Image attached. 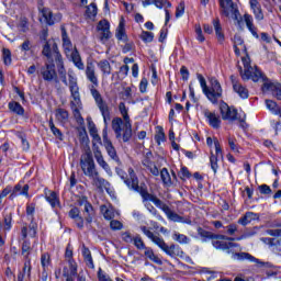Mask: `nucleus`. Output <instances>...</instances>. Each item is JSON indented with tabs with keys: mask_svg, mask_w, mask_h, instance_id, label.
<instances>
[{
	"mask_svg": "<svg viewBox=\"0 0 281 281\" xmlns=\"http://www.w3.org/2000/svg\"><path fill=\"white\" fill-rule=\"evenodd\" d=\"M115 37L122 43H128V35L126 34V22L124 16L121 18L119 26L115 30Z\"/></svg>",
	"mask_w": 281,
	"mask_h": 281,
	"instance_id": "16",
	"label": "nucleus"
},
{
	"mask_svg": "<svg viewBox=\"0 0 281 281\" xmlns=\"http://www.w3.org/2000/svg\"><path fill=\"white\" fill-rule=\"evenodd\" d=\"M97 106L100 110L104 122H106V120H111V111L109 110V105L105 103L104 100L97 103Z\"/></svg>",
	"mask_w": 281,
	"mask_h": 281,
	"instance_id": "38",
	"label": "nucleus"
},
{
	"mask_svg": "<svg viewBox=\"0 0 281 281\" xmlns=\"http://www.w3.org/2000/svg\"><path fill=\"white\" fill-rule=\"evenodd\" d=\"M195 38L200 43H205V36L203 35V30L201 29V25H195Z\"/></svg>",
	"mask_w": 281,
	"mask_h": 281,
	"instance_id": "62",
	"label": "nucleus"
},
{
	"mask_svg": "<svg viewBox=\"0 0 281 281\" xmlns=\"http://www.w3.org/2000/svg\"><path fill=\"white\" fill-rule=\"evenodd\" d=\"M103 146L109 155L115 161L116 164L122 165V161L120 160V156H117V150L115 149V146H113V143L111 139H109V136L106 133L103 134Z\"/></svg>",
	"mask_w": 281,
	"mask_h": 281,
	"instance_id": "14",
	"label": "nucleus"
},
{
	"mask_svg": "<svg viewBox=\"0 0 281 281\" xmlns=\"http://www.w3.org/2000/svg\"><path fill=\"white\" fill-rule=\"evenodd\" d=\"M122 124H124V121L120 117H115L112 121V128L116 135V139H122Z\"/></svg>",
	"mask_w": 281,
	"mask_h": 281,
	"instance_id": "35",
	"label": "nucleus"
},
{
	"mask_svg": "<svg viewBox=\"0 0 281 281\" xmlns=\"http://www.w3.org/2000/svg\"><path fill=\"white\" fill-rule=\"evenodd\" d=\"M100 212L105 221H113V218H115V209L112 206H106V204H103L100 206Z\"/></svg>",
	"mask_w": 281,
	"mask_h": 281,
	"instance_id": "31",
	"label": "nucleus"
},
{
	"mask_svg": "<svg viewBox=\"0 0 281 281\" xmlns=\"http://www.w3.org/2000/svg\"><path fill=\"white\" fill-rule=\"evenodd\" d=\"M41 12L47 25H54V13H52V10H49L48 8H43Z\"/></svg>",
	"mask_w": 281,
	"mask_h": 281,
	"instance_id": "45",
	"label": "nucleus"
},
{
	"mask_svg": "<svg viewBox=\"0 0 281 281\" xmlns=\"http://www.w3.org/2000/svg\"><path fill=\"white\" fill-rule=\"evenodd\" d=\"M2 59L5 66L12 65V52L9 48L2 49Z\"/></svg>",
	"mask_w": 281,
	"mask_h": 281,
	"instance_id": "52",
	"label": "nucleus"
},
{
	"mask_svg": "<svg viewBox=\"0 0 281 281\" xmlns=\"http://www.w3.org/2000/svg\"><path fill=\"white\" fill-rule=\"evenodd\" d=\"M140 232H143V234H145V236H147V238H149V240H151L154 245H157V247H159L161 251H164L165 247L168 245L166 244V240H164V237H161V235H156L146 226H140Z\"/></svg>",
	"mask_w": 281,
	"mask_h": 281,
	"instance_id": "12",
	"label": "nucleus"
},
{
	"mask_svg": "<svg viewBox=\"0 0 281 281\" xmlns=\"http://www.w3.org/2000/svg\"><path fill=\"white\" fill-rule=\"evenodd\" d=\"M198 234L202 238L203 243H206L207 240H213L214 233L205 231L203 229V227H198Z\"/></svg>",
	"mask_w": 281,
	"mask_h": 281,
	"instance_id": "48",
	"label": "nucleus"
},
{
	"mask_svg": "<svg viewBox=\"0 0 281 281\" xmlns=\"http://www.w3.org/2000/svg\"><path fill=\"white\" fill-rule=\"evenodd\" d=\"M220 2V8H222V14L224 16H229V10L227 9V5L231 8L232 12L236 16H238V9L234 5V0H218ZM226 3V4H225Z\"/></svg>",
	"mask_w": 281,
	"mask_h": 281,
	"instance_id": "19",
	"label": "nucleus"
},
{
	"mask_svg": "<svg viewBox=\"0 0 281 281\" xmlns=\"http://www.w3.org/2000/svg\"><path fill=\"white\" fill-rule=\"evenodd\" d=\"M144 250H145L146 258L151 260V262H155V265H164V262L159 259V257L155 255V251L153 250V248L145 247Z\"/></svg>",
	"mask_w": 281,
	"mask_h": 281,
	"instance_id": "42",
	"label": "nucleus"
},
{
	"mask_svg": "<svg viewBox=\"0 0 281 281\" xmlns=\"http://www.w3.org/2000/svg\"><path fill=\"white\" fill-rule=\"evenodd\" d=\"M160 178L165 186H172V178L170 177V172H168L167 168H162L160 171Z\"/></svg>",
	"mask_w": 281,
	"mask_h": 281,
	"instance_id": "47",
	"label": "nucleus"
},
{
	"mask_svg": "<svg viewBox=\"0 0 281 281\" xmlns=\"http://www.w3.org/2000/svg\"><path fill=\"white\" fill-rule=\"evenodd\" d=\"M30 251H32V244L30 240L25 239L22 244V256L30 258Z\"/></svg>",
	"mask_w": 281,
	"mask_h": 281,
	"instance_id": "55",
	"label": "nucleus"
},
{
	"mask_svg": "<svg viewBox=\"0 0 281 281\" xmlns=\"http://www.w3.org/2000/svg\"><path fill=\"white\" fill-rule=\"evenodd\" d=\"M42 55L45 56L47 63H55L56 65L64 63L63 55L58 49V44H56L54 40H48L45 42L43 45Z\"/></svg>",
	"mask_w": 281,
	"mask_h": 281,
	"instance_id": "4",
	"label": "nucleus"
},
{
	"mask_svg": "<svg viewBox=\"0 0 281 281\" xmlns=\"http://www.w3.org/2000/svg\"><path fill=\"white\" fill-rule=\"evenodd\" d=\"M204 117L209 120L210 126L213 128H221V117L216 116V113L210 112V110H205Z\"/></svg>",
	"mask_w": 281,
	"mask_h": 281,
	"instance_id": "25",
	"label": "nucleus"
},
{
	"mask_svg": "<svg viewBox=\"0 0 281 281\" xmlns=\"http://www.w3.org/2000/svg\"><path fill=\"white\" fill-rule=\"evenodd\" d=\"M78 133H79V142L81 144V146H83V148L86 149V153L91 151V149L89 148V135L87 134V128L82 125L81 127L78 128Z\"/></svg>",
	"mask_w": 281,
	"mask_h": 281,
	"instance_id": "23",
	"label": "nucleus"
},
{
	"mask_svg": "<svg viewBox=\"0 0 281 281\" xmlns=\"http://www.w3.org/2000/svg\"><path fill=\"white\" fill-rule=\"evenodd\" d=\"M98 32H100V41L101 43H106L109 38H111V23H109L108 20H101L99 21L97 25Z\"/></svg>",
	"mask_w": 281,
	"mask_h": 281,
	"instance_id": "13",
	"label": "nucleus"
},
{
	"mask_svg": "<svg viewBox=\"0 0 281 281\" xmlns=\"http://www.w3.org/2000/svg\"><path fill=\"white\" fill-rule=\"evenodd\" d=\"M196 77H198V80L200 82V86L202 88V91H203L204 95L207 97V92L210 91V87H207V81H205V77H203V75H201V74H198Z\"/></svg>",
	"mask_w": 281,
	"mask_h": 281,
	"instance_id": "54",
	"label": "nucleus"
},
{
	"mask_svg": "<svg viewBox=\"0 0 281 281\" xmlns=\"http://www.w3.org/2000/svg\"><path fill=\"white\" fill-rule=\"evenodd\" d=\"M137 192L138 194H140L143 203H148V201H153L154 205H156V207H159V210H162V212H166L170 207L166 203H164L159 198H157L154 194H150L148 192V187H146V184H140V189H138Z\"/></svg>",
	"mask_w": 281,
	"mask_h": 281,
	"instance_id": "8",
	"label": "nucleus"
},
{
	"mask_svg": "<svg viewBox=\"0 0 281 281\" xmlns=\"http://www.w3.org/2000/svg\"><path fill=\"white\" fill-rule=\"evenodd\" d=\"M140 38L144 43H153L155 40V34L153 32L143 31L140 33Z\"/></svg>",
	"mask_w": 281,
	"mask_h": 281,
	"instance_id": "57",
	"label": "nucleus"
},
{
	"mask_svg": "<svg viewBox=\"0 0 281 281\" xmlns=\"http://www.w3.org/2000/svg\"><path fill=\"white\" fill-rule=\"evenodd\" d=\"M55 115L61 124H66L67 120H69V112L63 108L57 109Z\"/></svg>",
	"mask_w": 281,
	"mask_h": 281,
	"instance_id": "43",
	"label": "nucleus"
},
{
	"mask_svg": "<svg viewBox=\"0 0 281 281\" xmlns=\"http://www.w3.org/2000/svg\"><path fill=\"white\" fill-rule=\"evenodd\" d=\"M9 110L15 113V115H25V109L16 101L9 102Z\"/></svg>",
	"mask_w": 281,
	"mask_h": 281,
	"instance_id": "40",
	"label": "nucleus"
},
{
	"mask_svg": "<svg viewBox=\"0 0 281 281\" xmlns=\"http://www.w3.org/2000/svg\"><path fill=\"white\" fill-rule=\"evenodd\" d=\"M244 21L246 23V27L249 30V32L255 36V38H260V35H258V31H256V26L254 25V16L249 14L244 15Z\"/></svg>",
	"mask_w": 281,
	"mask_h": 281,
	"instance_id": "30",
	"label": "nucleus"
},
{
	"mask_svg": "<svg viewBox=\"0 0 281 281\" xmlns=\"http://www.w3.org/2000/svg\"><path fill=\"white\" fill-rule=\"evenodd\" d=\"M69 218H71L75 222V225L78 227V229H85V217L80 216V209L72 207L68 212Z\"/></svg>",
	"mask_w": 281,
	"mask_h": 281,
	"instance_id": "18",
	"label": "nucleus"
},
{
	"mask_svg": "<svg viewBox=\"0 0 281 281\" xmlns=\"http://www.w3.org/2000/svg\"><path fill=\"white\" fill-rule=\"evenodd\" d=\"M4 229H12V213L4 215Z\"/></svg>",
	"mask_w": 281,
	"mask_h": 281,
	"instance_id": "64",
	"label": "nucleus"
},
{
	"mask_svg": "<svg viewBox=\"0 0 281 281\" xmlns=\"http://www.w3.org/2000/svg\"><path fill=\"white\" fill-rule=\"evenodd\" d=\"M210 164L214 175H216V171L218 170V157H216L214 154H211Z\"/></svg>",
	"mask_w": 281,
	"mask_h": 281,
	"instance_id": "60",
	"label": "nucleus"
},
{
	"mask_svg": "<svg viewBox=\"0 0 281 281\" xmlns=\"http://www.w3.org/2000/svg\"><path fill=\"white\" fill-rule=\"evenodd\" d=\"M235 258H237V260H249V262H258V259H256V257L251 256L249 252H236Z\"/></svg>",
	"mask_w": 281,
	"mask_h": 281,
	"instance_id": "50",
	"label": "nucleus"
},
{
	"mask_svg": "<svg viewBox=\"0 0 281 281\" xmlns=\"http://www.w3.org/2000/svg\"><path fill=\"white\" fill-rule=\"evenodd\" d=\"M229 78L233 85V91H235V93H237L241 100H247V98H249V90L238 82L236 76L232 75Z\"/></svg>",
	"mask_w": 281,
	"mask_h": 281,
	"instance_id": "15",
	"label": "nucleus"
},
{
	"mask_svg": "<svg viewBox=\"0 0 281 281\" xmlns=\"http://www.w3.org/2000/svg\"><path fill=\"white\" fill-rule=\"evenodd\" d=\"M71 60H72L75 67H77V69H80L81 71H83L85 63H82V58L80 57V53L76 48H75V50L71 52Z\"/></svg>",
	"mask_w": 281,
	"mask_h": 281,
	"instance_id": "36",
	"label": "nucleus"
},
{
	"mask_svg": "<svg viewBox=\"0 0 281 281\" xmlns=\"http://www.w3.org/2000/svg\"><path fill=\"white\" fill-rule=\"evenodd\" d=\"M80 166L83 175L86 177H89V179L98 173V169H95V161H93V156L91 155V151H86V154L81 156Z\"/></svg>",
	"mask_w": 281,
	"mask_h": 281,
	"instance_id": "6",
	"label": "nucleus"
},
{
	"mask_svg": "<svg viewBox=\"0 0 281 281\" xmlns=\"http://www.w3.org/2000/svg\"><path fill=\"white\" fill-rule=\"evenodd\" d=\"M88 131L91 136L98 135V127H95V123L88 119Z\"/></svg>",
	"mask_w": 281,
	"mask_h": 281,
	"instance_id": "63",
	"label": "nucleus"
},
{
	"mask_svg": "<svg viewBox=\"0 0 281 281\" xmlns=\"http://www.w3.org/2000/svg\"><path fill=\"white\" fill-rule=\"evenodd\" d=\"M243 63L244 72L243 68H240V76L243 80H252V82H258L259 80H262V91H272L277 100H281V83L269 80V78H267V76H265L262 71H260L258 66L252 67L251 64L245 59H243Z\"/></svg>",
	"mask_w": 281,
	"mask_h": 281,
	"instance_id": "1",
	"label": "nucleus"
},
{
	"mask_svg": "<svg viewBox=\"0 0 281 281\" xmlns=\"http://www.w3.org/2000/svg\"><path fill=\"white\" fill-rule=\"evenodd\" d=\"M123 227H124V224H122V222H120L117 220H111L110 229H112L113 232H117V231L122 229Z\"/></svg>",
	"mask_w": 281,
	"mask_h": 281,
	"instance_id": "61",
	"label": "nucleus"
},
{
	"mask_svg": "<svg viewBox=\"0 0 281 281\" xmlns=\"http://www.w3.org/2000/svg\"><path fill=\"white\" fill-rule=\"evenodd\" d=\"M234 247H238V244L232 241H221L218 249H222V251H228L229 254V249H234Z\"/></svg>",
	"mask_w": 281,
	"mask_h": 281,
	"instance_id": "59",
	"label": "nucleus"
},
{
	"mask_svg": "<svg viewBox=\"0 0 281 281\" xmlns=\"http://www.w3.org/2000/svg\"><path fill=\"white\" fill-rule=\"evenodd\" d=\"M45 199L50 204L52 207H56V205H60V200H58V194L54 191L45 190Z\"/></svg>",
	"mask_w": 281,
	"mask_h": 281,
	"instance_id": "34",
	"label": "nucleus"
},
{
	"mask_svg": "<svg viewBox=\"0 0 281 281\" xmlns=\"http://www.w3.org/2000/svg\"><path fill=\"white\" fill-rule=\"evenodd\" d=\"M56 67L61 82L65 85V87H69L70 81H67V69H65V61L57 64Z\"/></svg>",
	"mask_w": 281,
	"mask_h": 281,
	"instance_id": "33",
	"label": "nucleus"
},
{
	"mask_svg": "<svg viewBox=\"0 0 281 281\" xmlns=\"http://www.w3.org/2000/svg\"><path fill=\"white\" fill-rule=\"evenodd\" d=\"M63 276L66 281H74V276H78V265L75 260H70V267H64Z\"/></svg>",
	"mask_w": 281,
	"mask_h": 281,
	"instance_id": "20",
	"label": "nucleus"
},
{
	"mask_svg": "<svg viewBox=\"0 0 281 281\" xmlns=\"http://www.w3.org/2000/svg\"><path fill=\"white\" fill-rule=\"evenodd\" d=\"M123 134H121V137L123 142H131V137H133V125L131 124V121H125L123 124Z\"/></svg>",
	"mask_w": 281,
	"mask_h": 281,
	"instance_id": "29",
	"label": "nucleus"
},
{
	"mask_svg": "<svg viewBox=\"0 0 281 281\" xmlns=\"http://www.w3.org/2000/svg\"><path fill=\"white\" fill-rule=\"evenodd\" d=\"M30 191V184H24L21 186V183H18L13 190L12 193L10 194V199H14V196H19V194L23 195V196H27Z\"/></svg>",
	"mask_w": 281,
	"mask_h": 281,
	"instance_id": "27",
	"label": "nucleus"
},
{
	"mask_svg": "<svg viewBox=\"0 0 281 281\" xmlns=\"http://www.w3.org/2000/svg\"><path fill=\"white\" fill-rule=\"evenodd\" d=\"M213 27L215 30V36L218 41V44L223 45V43H225V33H223V26H221V20L218 19L213 20Z\"/></svg>",
	"mask_w": 281,
	"mask_h": 281,
	"instance_id": "26",
	"label": "nucleus"
},
{
	"mask_svg": "<svg viewBox=\"0 0 281 281\" xmlns=\"http://www.w3.org/2000/svg\"><path fill=\"white\" fill-rule=\"evenodd\" d=\"M99 69L102 71L104 76H111V63L109 60L103 59L98 63Z\"/></svg>",
	"mask_w": 281,
	"mask_h": 281,
	"instance_id": "44",
	"label": "nucleus"
},
{
	"mask_svg": "<svg viewBox=\"0 0 281 281\" xmlns=\"http://www.w3.org/2000/svg\"><path fill=\"white\" fill-rule=\"evenodd\" d=\"M167 256H170V258H177L183 256V250L179 245L171 244L168 246V244L165 246V249H162Z\"/></svg>",
	"mask_w": 281,
	"mask_h": 281,
	"instance_id": "22",
	"label": "nucleus"
},
{
	"mask_svg": "<svg viewBox=\"0 0 281 281\" xmlns=\"http://www.w3.org/2000/svg\"><path fill=\"white\" fill-rule=\"evenodd\" d=\"M220 112L222 120L224 121L236 122V120H238V110H236L234 106H228V104L225 102L220 104Z\"/></svg>",
	"mask_w": 281,
	"mask_h": 281,
	"instance_id": "11",
	"label": "nucleus"
},
{
	"mask_svg": "<svg viewBox=\"0 0 281 281\" xmlns=\"http://www.w3.org/2000/svg\"><path fill=\"white\" fill-rule=\"evenodd\" d=\"M132 243L136 247V249H139V250L146 249V244H144V239H142L140 235H136Z\"/></svg>",
	"mask_w": 281,
	"mask_h": 281,
	"instance_id": "58",
	"label": "nucleus"
},
{
	"mask_svg": "<svg viewBox=\"0 0 281 281\" xmlns=\"http://www.w3.org/2000/svg\"><path fill=\"white\" fill-rule=\"evenodd\" d=\"M97 14H98V7L95 5V3H91L90 5L87 7L86 16L88 19H94Z\"/></svg>",
	"mask_w": 281,
	"mask_h": 281,
	"instance_id": "51",
	"label": "nucleus"
},
{
	"mask_svg": "<svg viewBox=\"0 0 281 281\" xmlns=\"http://www.w3.org/2000/svg\"><path fill=\"white\" fill-rule=\"evenodd\" d=\"M165 214L167 218H169V221H172L173 223H183V217L175 213L172 210H170V207L166 210Z\"/></svg>",
	"mask_w": 281,
	"mask_h": 281,
	"instance_id": "46",
	"label": "nucleus"
},
{
	"mask_svg": "<svg viewBox=\"0 0 281 281\" xmlns=\"http://www.w3.org/2000/svg\"><path fill=\"white\" fill-rule=\"evenodd\" d=\"M93 218H95V210L93 209V205L87 204L83 209V222L86 221L87 225H91Z\"/></svg>",
	"mask_w": 281,
	"mask_h": 281,
	"instance_id": "28",
	"label": "nucleus"
},
{
	"mask_svg": "<svg viewBox=\"0 0 281 281\" xmlns=\"http://www.w3.org/2000/svg\"><path fill=\"white\" fill-rule=\"evenodd\" d=\"M209 82L211 87L206 92V98L212 104H218V99L223 98V87H221V82L215 77L209 78Z\"/></svg>",
	"mask_w": 281,
	"mask_h": 281,
	"instance_id": "7",
	"label": "nucleus"
},
{
	"mask_svg": "<svg viewBox=\"0 0 281 281\" xmlns=\"http://www.w3.org/2000/svg\"><path fill=\"white\" fill-rule=\"evenodd\" d=\"M48 126L53 133V135L59 139V142H63V139L65 138V136L63 135V132L56 127V125L54 124V117H49V121H48Z\"/></svg>",
	"mask_w": 281,
	"mask_h": 281,
	"instance_id": "39",
	"label": "nucleus"
},
{
	"mask_svg": "<svg viewBox=\"0 0 281 281\" xmlns=\"http://www.w3.org/2000/svg\"><path fill=\"white\" fill-rule=\"evenodd\" d=\"M90 179H92V183L98 190H109V188H111V183L106 179L100 177V172L92 176Z\"/></svg>",
	"mask_w": 281,
	"mask_h": 281,
	"instance_id": "21",
	"label": "nucleus"
},
{
	"mask_svg": "<svg viewBox=\"0 0 281 281\" xmlns=\"http://www.w3.org/2000/svg\"><path fill=\"white\" fill-rule=\"evenodd\" d=\"M266 105H267V109L271 111V113H274V115H278V111H280V108L278 106V103H276V101L267 99Z\"/></svg>",
	"mask_w": 281,
	"mask_h": 281,
	"instance_id": "56",
	"label": "nucleus"
},
{
	"mask_svg": "<svg viewBox=\"0 0 281 281\" xmlns=\"http://www.w3.org/2000/svg\"><path fill=\"white\" fill-rule=\"evenodd\" d=\"M256 220H258V214L254 212H246L245 215L240 217L237 223L238 225H243V227H245L249 225L251 221H256Z\"/></svg>",
	"mask_w": 281,
	"mask_h": 281,
	"instance_id": "32",
	"label": "nucleus"
},
{
	"mask_svg": "<svg viewBox=\"0 0 281 281\" xmlns=\"http://www.w3.org/2000/svg\"><path fill=\"white\" fill-rule=\"evenodd\" d=\"M41 76L45 82H58V72H56V64L46 63L41 68Z\"/></svg>",
	"mask_w": 281,
	"mask_h": 281,
	"instance_id": "9",
	"label": "nucleus"
},
{
	"mask_svg": "<svg viewBox=\"0 0 281 281\" xmlns=\"http://www.w3.org/2000/svg\"><path fill=\"white\" fill-rule=\"evenodd\" d=\"M61 40L65 53L67 54L68 52H71V49H74V45L71 44V40H69V36L67 35V30H65V27L61 29Z\"/></svg>",
	"mask_w": 281,
	"mask_h": 281,
	"instance_id": "37",
	"label": "nucleus"
},
{
	"mask_svg": "<svg viewBox=\"0 0 281 281\" xmlns=\"http://www.w3.org/2000/svg\"><path fill=\"white\" fill-rule=\"evenodd\" d=\"M143 3V8H148V5H156V8H165V14H166V19H165V25H168V23L170 22V11L168 10V8H172V3H170V1L168 0H140Z\"/></svg>",
	"mask_w": 281,
	"mask_h": 281,
	"instance_id": "10",
	"label": "nucleus"
},
{
	"mask_svg": "<svg viewBox=\"0 0 281 281\" xmlns=\"http://www.w3.org/2000/svg\"><path fill=\"white\" fill-rule=\"evenodd\" d=\"M68 80L70 82L69 85V91L71 93V98L74 101L70 102V106L72 109L74 117L77 122V124H80V126H85V119L82 117V114H80V110L78 106H80V88L78 87V78L74 77V75H68Z\"/></svg>",
	"mask_w": 281,
	"mask_h": 281,
	"instance_id": "2",
	"label": "nucleus"
},
{
	"mask_svg": "<svg viewBox=\"0 0 281 281\" xmlns=\"http://www.w3.org/2000/svg\"><path fill=\"white\" fill-rule=\"evenodd\" d=\"M119 111L123 116L124 122H131V116H128V109H126V104L124 102L119 104Z\"/></svg>",
	"mask_w": 281,
	"mask_h": 281,
	"instance_id": "53",
	"label": "nucleus"
},
{
	"mask_svg": "<svg viewBox=\"0 0 281 281\" xmlns=\"http://www.w3.org/2000/svg\"><path fill=\"white\" fill-rule=\"evenodd\" d=\"M115 172L120 176L122 181H124L128 190H132L133 192H138L142 189V186H139V179L137 178V173H135V170L133 168H128V176L122 170V168L119 167L115 168Z\"/></svg>",
	"mask_w": 281,
	"mask_h": 281,
	"instance_id": "5",
	"label": "nucleus"
},
{
	"mask_svg": "<svg viewBox=\"0 0 281 281\" xmlns=\"http://www.w3.org/2000/svg\"><path fill=\"white\" fill-rule=\"evenodd\" d=\"M93 153H94V159L103 168V170L109 175V177L113 176V171L111 170V167L108 165L106 160H104V157L102 156V153L98 151V146L94 145Z\"/></svg>",
	"mask_w": 281,
	"mask_h": 281,
	"instance_id": "17",
	"label": "nucleus"
},
{
	"mask_svg": "<svg viewBox=\"0 0 281 281\" xmlns=\"http://www.w3.org/2000/svg\"><path fill=\"white\" fill-rule=\"evenodd\" d=\"M86 76L89 82L92 85L90 86V93L92 98L95 100V103L102 102L104 99H102V94L100 91H98V87H100V81H98V76H95V66L93 63H88L86 67Z\"/></svg>",
	"mask_w": 281,
	"mask_h": 281,
	"instance_id": "3",
	"label": "nucleus"
},
{
	"mask_svg": "<svg viewBox=\"0 0 281 281\" xmlns=\"http://www.w3.org/2000/svg\"><path fill=\"white\" fill-rule=\"evenodd\" d=\"M261 243L269 245V247H274V251L278 252V249L281 247V239H276L271 237H262Z\"/></svg>",
	"mask_w": 281,
	"mask_h": 281,
	"instance_id": "41",
	"label": "nucleus"
},
{
	"mask_svg": "<svg viewBox=\"0 0 281 281\" xmlns=\"http://www.w3.org/2000/svg\"><path fill=\"white\" fill-rule=\"evenodd\" d=\"M172 238L173 240H176V243H179L180 245L190 244V238L181 233H173Z\"/></svg>",
	"mask_w": 281,
	"mask_h": 281,
	"instance_id": "49",
	"label": "nucleus"
},
{
	"mask_svg": "<svg viewBox=\"0 0 281 281\" xmlns=\"http://www.w3.org/2000/svg\"><path fill=\"white\" fill-rule=\"evenodd\" d=\"M250 8L255 14L257 21H262L265 19V13H262V7L258 0H249Z\"/></svg>",
	"mask_w": 281,
	"mask_h": 281,
	"instance_id": "24",
	"label": "nucleus"
}]
</instances>
